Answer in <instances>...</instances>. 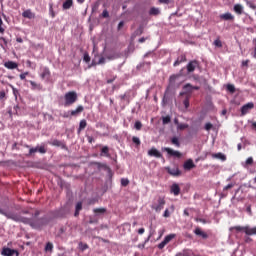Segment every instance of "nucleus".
Listing matches in <instances>:
<instances>
[{
	"label": "nucleus",
	"mask_w": 256,
	"mask_h": 256,
	"mask_svg": "<svg viewBox=\"0 0 256 256\" xmlns=\"http://www.w3.org/2000/svg\"><path fill=\"white\" fill-rule=\"evenodd\" d=\"M0 213L1 215H4V217H7V219H12V221H21L22 223H31V220L25 217H22L21 215L4 212L3 209L1 208H0Z\"/></svg>",
	"instance_id": "1"
},
{
	"label": "nucleus",
	"mask_w": 256,
	"mask_h": 256,
	"mask_svg": "<svg viewBox=\"0 0 256 256\" xmlns=\"http://www.w3.org/2000/svg\"><path fill=\"white\" fill-rule=\"evenodd\" d=\"M78 100V95L75 91H70L64 95V106L69 107Z\"/></svg>",
	"instance_id": "2"
},
{
	"label": "nucleus",
	"mask_w": 256,
	"mask_h": 256,
	"mask_svg": "<svg viewBox=\"0 0 256 256\" xmlns=\"http://www.w3.org/2000/svg\"><path fill=\"white\" fill-rule=\"evenodd\" d=\"M231 231L236 230V232L244 231L247 235H256V227L250 228L248 226H234L230 228Z\"/></svg>",
	"instance_id": "3"
},
{
	"label": "nucleus",
	"mask_w": 256,
	"mask_h": 256,
	"mask_svg": "<svg viewBox=\"0 0 256 256\" xmlns=\"http://www.w3.org/2000/svg\"><path fill=\"white\" fill-rule=\"evenodd\" d=\"M166 204L165 198L164 197H159L157 200V204L154 203L151 208L154 209L156 212H160L163 208L164 205Z\"/></svg>",
	"instance_id": "4"
},
{
	"label": "nucleus",
	"mask_w": 256,
	"mask_h": 256,
	"mask_svg": "<svg viewBox=\"0 0 256 256\" xmlns=\"http://www.w3.org/2000/svg\"><path fill=\"white\" fill-rule=\"evenodd\" d=\"M1 255H3V256H13V255L19 256V251L15 250V249L4 247L1 251Z\"/></svg>",
	"instance_id": "5"
},
{
	"label": "nucleus",
	"mask_w": 256,
	"mask_h": 256,
	"mask_svg": "<svg viewBox=\"0 0 256 256\" xmlns=\"http://www.w3.org/2000/svg\"><path fill=\"white\" fill-rule=\"evenodd\" d=\"M176 237V235L175 234H169V235H167L165 238H164V240L160 243V244H158V248L160 249V250H162L172 239H174Z\"/></svg>",
	"instance_id": "6"
},
{
	"label": "nucleus",
	"mask_w": 256,
	"mask_h": 256,
	"mask_svg": "<svg viewBox=\"0 0 256 256\" xmlns=\"http://www.w3.org/2000/svg\"><path fill=\"white\" fill-rule=\"evenodd\" d=\"M200 66L199 62L197 60L190 61L188 65L186 66L187 72L192 73L195 71L196 68Z\"/></svg>",
	"instance_id": "7"
},
{
	"label": "nucleus",
	"mask_w": 256,
	"mask_h": 256,
	"mask_svg": "<svg viewBox=\"0 0 256 256\" xmlns=\"http://www.w3.org/2000/svg\"><path fill=\"white\" fill-rule=\"evenodd\" d=\"M49 223V220L47 218H41L39 220H34V228L39 229Z\"/></svg>",
	"instance_id": "8"
},
{
	"label": "nucleus",
	"mask_w": 256,
	"mask_h": 256,
	"mask_svg": "<svg viewBox=\"0 0 256 256\" xmlns=\"http://www.w3.org/2000/svg\"><path fill=\"white\" fill-rule=\"evenodd\" d=\"M166 170L170 175L174 177H178L181 175V171L178 169V167H175V168L166 167Z\"/></svg>",
	"instance_id": "9"
},
{
	"label": "nucleus",
	"mask_w": 256,
	"mask_h": 256,
	"mask_svg": "<svg viewBox=\"0 0 256 256\" xmlns=\"http://www.w3.org/2000/svg\"><path fill=\"white\" fill-rule=\"evenodd\" d=\"M254 108V104L252 102L247 103L241 108V114L244 116L246 115L250 110Z\"/></svg>",
	"instance_id": "10"
},
{
	"label": "nucleus",
	"mask_w": 256,
	"mask_h": 256,
	"mask_svg": "<svg viewBox=\"0 0 256 256\" xmlns=\"http://www.w3.org/2000/svg\"><path fill=\"white\" fill-rule=\"evenodd\" d=\"M49 144L52 145V146L60 147V148H62V149L67 150V145H65L64 142L59 141V140H57V139H54V140H53L52 142H50Z\"/></svg>",
	"instance_id": "11"
},
{
	"label": "nucleus",
	"mask_w": 256,
	"mask_h": 256,
	"mask_svg": "<svg viewBox=\"0 0 256 256\" xmlns=\"http://www.w3.org/2000/svg\"><path fill=\"white\" fill-rule=\"evenodd\" d=\"M4 67L6 69H17V67H19V64H17V62H14V61H7L4 63Z\"/></svg>",
	"instance_id": "12"
},
{
	"label": "nucleus",
	"mask_w": 256,
	"mask_h": 256,
	"mask_svg": "<svg viewBox=\"0 0 256 256\" xmlns=\"http://www.w3.org/2000/svg\"><path fill=\"white\" fill-rule=\"evenodd\" d=\"M165 152H167L170 156H173V157H177V158H180L182 156V154L178 151H174L170 148H164L163 149Z\"/></svg>",
	"instance_id": "13"
},
{
	"label": "nucleus",
	"mask_w": 256,
	"mask_h": 256,
	"mask_svg": "<svg viewBox=\"0 0 256 256\" xmlns=\"http://www.w3.org/2000/svg\"><path fill=\"white\" fill-rule=\"evenodd\" d=\"M148 155L151 157H156V158H161L162 154L156 149V148H151L148 151Z\"/></svg>",
	"instance_id": "14"
},
{
	"label": "nucleus",
	"mask_w": 256,
	"mask_h": 256,
	"mask_svg": "<svg viewBox=\"0 0 256 256\" xmlns=\"http://www.w3.org/2000/svg\"><path fill=\"white\" fill-rule=\"evenodd\" d=\"M185 170H191L196 167L192 159L187 160L183 165Z\"/></svg>",
	"instance_id": "15"
},
{
	"label": "nucleus",
	"mask_w": 256,
	"mask_h": 256,
	"mask_svg": "<svg viewBox=\"0 0 256 256\" xmlns=\"http://www.w3.org/2000/svg\"><path fill=\"white\" fill-rule=\"evenodd\" d=\"M187 61L186 55L182 54L180 55L177 60L174 62L173 66L177 67L179 66L181 63H184Z\"/></svg>",
	"instance_id": "16"
},
{
	"label": "nucleus",
	"mask_w": 256,
	"mask_h": 256,
	"mask_svg": "<svg viewBox=\"0 0 256 256\" xmlns=\"http://www.w3.org/2000/svg\"><path fill=\"white\" fill-rule=\"evenodd\" d=\"M170 192L172 194H174L175 196H178L180 194V187L178 184L174 183L172 186H171V189H170Z\"/></svg>",
	"instance_id": "17"
},
{
	"label": "nucleus",
	"mask_w": 256,
	"mask_h": 256,
	"mask_svg": "<svg viewBox=\"0 0 256 256\" xmlns=\"http://www.w3.org/2000/svg\"><path fill=\"white\" fill-rule=\"evenodd\" d=\"M183 89L186 91V93H192L193 90H199V87L192 86L191 84H186Z\"/></svg>",
	"instance_id": "18"
},
{
	"label": "nucleus",
	"mask_w": 256,
	"mask_h": 256,
	"mask_svg": "<svg viewBox=\"0 0 256 256\" xmlns=\"http://www.w3.org/2000/svg\"><path fill=\"white\" fill-rule=\"evenodd\" d=\"M41 77L43 79L49 80V78L51 77V71L48 68H44L42 70Z\"/></svg>",
	"instance_id": "19"
},
{
	"label": "nucleus",
	"mask_w": 256,
	"mask_h": 256,
	"mask_svg": "<svg viewBox=\"0 0 256 256\" xmlns=\"http://www.w3.org/2000/svg\"><path fill=\"white\" fill-rule=\"evenodd\" d=\"M194 233L197 236H201L203 239H207L208 238V234L205 233L204 231H202L199 227L194 230Z\"/></svg>",
	"instance_id": "20"
},
{
	"label": "nucleus",
	"mask_w": 256,
	"mask_h": 256,
	"mask_svg": "<svg viewBox=\"0 0 256 256\" xmlns=\"http://www.w3.org/2000/svg\"><path fill=\"white\" fill-rule=\"evenodd\" d=\"M220 19L224 21H233L234 16L231 13H226V14L220 15Z\"/></svg>",
	"instance_id": "21"
},
{
	"label": "nucleus",
	"mask_w": 256,
	"mask_h": 256,
	"mask_svg": "<svg viewBox=\"0 0 256 256\" xmlns=\"http://www.w3.org/2000/svg\"><path fill=\"white\" fill-rule=\"evenodd\" d=\"M87 126V122L85 119L81 120L80 123H79V128L77 130V134H80L81 131H83Z\"/></svg>",
	"instance_id": "22"
},
{
	"label": "nucleus",
	"mask_w": 256,
	"mask_h": 256,
	"mask_svg": "<svg viewBox=\"0 0 256 256\" xmlns=\"http://www.w3.org/2000/svg\"><path fill=\"white\" fill-rule=\"evenodd\" d=\"M84 110L83 106H78L76 110H72L70 112L71 116H77L78 114L82 113Z\"/></svg>",
	"instance_id": "23"
},
{
	"label": "nucleus",
	"mask_w": 256,
	"mask_h": 256,
	"mask_svg": "<svg viewBox=\"0 0 256 256\" xmlns=\"http://www.w3.org/2000/svg\"><path fill=\"white\" fill-rule=\"evenodd\" d=\"M72 7H73V0H66V1L63 3V9H64V10L71 9Z\"/></svg>",
	"instance_id": "24"
},
{
	"label": "nucleus",
	"mask_w": 256,
	"mask_h": 256,
	"mask_svg": "<svg viewBox=\"0 0 256 256\" xmlns=\"http://www.w3.org/2000/svg\"><path fill=\"white\" fill-rule=\"evenodd\" d=\"M22 17H24V19H33V12H31V10H25L22 13Z\"/></svg>",
	"instance_id": "25"
},
{
	"label": "nucleus",
	"mask_w": 256,
	"mask_h": 256,
	"mask_svg": "<svg viewBox=\"0 0 256 256\" xmlns=\"http://www.w3.org/2000/svg\"><path fill=\"white\" fill-rule=\"evenodd\" d=\"M82 210V202H78L75 206V213L74 216H79L80 211Z\"/></svg>",
	"instance_id": "26"
},
{
	"label": "nucleus",
	"mask_w": 256,
	"mask_h": 256,
	"mask_svg": "<svg viewBox=\"0 0 256 256\" xmlns=\"http://www.w3.org/2000/svg\"><path fill=\"white\" fill-rule=\"evenodd\" d=\"M40 152L41 154L47 153V149L44 146L36 147L33 149V153Z\"/></svg>",
	"instance_id": "27"
},
{
	"label": "nucleus",
	"mask_w": 256,
	"mask_h": 256,
	"mask_svg": "<svg viewBox=\"0 0 256 256\" xmlns=\"http://www.w3.org/2000/svg\"><path fill=\"white\" fill-rule=\"evenodd\" d=\"M212 157L213 158H216V159H220L222 161H225L226 160V156L222 153H216V154H212Z\"/></svg>",
	"instance_id": "28"
},
{
	"label": "nucleus",
	"mask_w": 256,
	"mask_h": 256,
	"mask_svg": "<svg viewBox=\"0 0 256 256\" xmlns=\"http://www.w3.org/2000/svg\"><path fill=\"white\" fill-rule=\"evenodd\" d=\"M234 11L238 15H241L243 13V7L240 4H237V5L234 6Z\"/></svg>",
	"instance_id": "29"
},
{
	"label": "nucleus",
	"mask_w": 256,
	"mask_h": 256,
	"mask_svg": "<svg viewBox=\"0 0 256 256\" xmlns=\"http://www.w3.org/2000/svg\"><path fill=\"white\" fill-rule=\"evenodd\" d=\"M101 155L102 156H106V157H109V148L107 146H104L102 149H101Z\"/></svg>",
	"instance_id": "30"
},
{
	"label": "nucleus",
	"mask_w": 256,
	"mask_h": 256,
	"mask_svg": "<svg viewBox=\"0 0 256 256\" xmlns=\"http://www.w3.org/2000/svg\"><path fill=\"white\" fill-rule=\"evenodd\" d=\"M149 14L152 15V16H157V15L160 14V11H159L158 8H154V7H153V8L150 9Z\"/></svg>",
	"instance_id": "31"
},
{
	"label": "nucleus",
	"mask_w": 256,
	"mask_h": 256,
	"mask_svg": "<svg viewBox=\"0 0 256 256\" xmlns=\"http://www.w3.org/2000/svg\"><path fill=\"white\" fill-rule=\"evenodd\" d=\"M45 251L46 252H53V243L48 242L45 246Z\"/></svg>",
	"instance_id": "32"
},
{
	"label": "nucleus",
	"mask_w": 256,
	"mask_h": 256,
	"mask_svg": "<svg viewBox=\"0 0 256 256\" xmlns=\"http://www.w3.org/2000/svg\"><path fill=\"white\" fill-rule=\"evenodd\" d=\"M171 143L173 144V145H175L176 147H180V142H179V139L177 138V137H173L172 139H171Z\"/></svg>",
	"instance_id": "33"
},
{
	"label": "nucleus",
	"mask_w": 256,
	"mask_h": 256,
	"mask_svg": "<svg viewBox=\"0 0 256 256\" xmlns=\"http://www.w3.org/2000/svg\"><path fill=\"white\" fill-rule=\"evenodd\" d=\"M93 212H94L95 214H104V213L106 212V209H105V208H95V209L93 210Z\"/></svg>",
	"instance_id": "34"
},
{
	"label": "nucleus",
	"mask_w": 256,
	"mask_h": 256,
	"mask_svg": "<svg viewBox=\"0 0 256 256\" xmlns=\"http://www.w3.org/2000/svg\"><path fill=\"white\" fill-rule=\"evenodd\" d=\"M181 77V74H177V75H172L171 77H170V83H174L178 78H180Z\"/></svg>",
	"instance_id": "35"
},
{
	"label": "nucleus",
	"mask_w": 256,
	"mask_h": 256,
	"mask_svg": "<svg viewBox=\"0 0 256 256\" xmlns=\"http://www.w3.org/2000/svg\"><path fill=\"white\" fill-rule=\"evenodd\" d=\"M227 90H228L231 94L235 93V91H236L235 86L232 85V84L227 85Z\"/></svg>",
	"instance_id": "36"
},
{
	"label": "nucleus",
	"mask_w": 256,
	"mask_h": 256,
	"mask_svg": "<svg viewBox=\"0 0 256 256\" xmlns=\"http://www.w3.org/2000/svg\"><path fill=\"white\" fill-rule=\"evenodd\" d=\"M144 32V28L143 26H140L136 31H135V35L136 36H140L141 34H143Z\"/></svg>",
	"instance_id": "37"
},
{
	"label": "nucleus",
	"mask_w": 256,
	"mask_h": 256,
	"mask_svg": "<svg viewBox=\"0 0 256 256\" xmlns=\"http://www.w3.org/2000/svg\"><path fill=\"white\" fill-rule=\"evenodd\" d=\"M162 122L164 125L169 124L171 122L170 116L163 117Z\"/></svg>",
	"instance_id": "38"
},
{
	"label": "nucleus",
	"mask_w": 256,
	"mask_h": 256,
	"mask_svg": "<svg viewBox=\"0 0 256 256\" xmlns=\"http://www.w3.org/2000/svg\"><path fill=\"white\" fill-rule=\"evenodd\" d=\"M49 13L52 18H55V11H53V4H49Z\"/></svg>",
	"instance_id": "39"
},
{
	"label": "nucleus",
	"mask_w": 256,
	"mask_h": 256,
	"mask_svg": "<svg viewBox=\"0 0 256 256\" xmlns=\"http://www.w3.org/2000/svg\"><path fill=\"white\" fill-rule=\"evenodd\" d=\"M246 4L249 8L256 10V5L252 1H246Z\"/></svg>",
	"instance_id": "40"
},
{
	"label": "nucleus",
	"mask_w": 256,
	"mask_h": 256,
	"mask_svg": "<svg viewBox=\"0 0 256 256\" xmlns=\"http://www.w3.org/2000/svg\"><path fill=\"white\" fill-rule=\"evenodd\" d=\"M79 248H80L81 251H84V250L88 249L89 246L87 244H84V243L80 242L79 243Z\"/></svg>",
	"instance_id": "41"
},
{
	"label": "nucleus",
	"mask_w": 256,
	"mask_h": 256,
	"mask_svg": "<svg viewBox=\"0 0 256 256\" xmlns=\"http://www.w3.org/2000/svg\"><path fill=\"white\" fill-rule=\"evenodd\" d=\"M7 99V94L4 90L0 91V101Z\"/></svg>",
	"instance_id": "42"
},
{
	"label": "nucleus",
	"mask_w": 256,
	"mask_h": 256,
	"mask_svg": "<svg viewBox=\"0 0 256 256\" xmlns=\"http://www.w3.org/2000/svg\"><path fill=\"white\" fill-rule=\"evenodd\" d=\"M132 141H133L134 144H136V146H140V144H141V141H140V139L138 137L134 136L132 138Z\"/></svg>",
	"instance_id": "43"
},
{
	"label": "nucleus",
	"mask_w": 256,
	"mask_h": 256,
	"mask_svg": "<svg viewBox=\"0 0 256 256\" xmlns=\"http://www.w3.org/2000/svg\"><path fill=\"white\" fill-rule=\"evenodd\" d=\"M134 127L136 130L139 131L142 128V123L140 121H136Z\"/></svg>",
	"instance_id": "44"
},
{
	"label": "nucleus",
	"mask_w": 256,
	"mask_h": 256,
	"mask_svg": "<svg viewBox=\"0 0 256 256\" xmlns=\"http://www.w3.org/2000/svg\"><path fill=\"white\" fill-rule=\"evenodd\" d=\"M128 184H129V180L128 179H126V178H122L121 179V185L122 186L126 187Z\"/></svg>",
	"instance_id": "45"
},
{
	"label": "nucleus",
	"mask_w": 256,
	"mask_h": 256,
	"mask_svg": "<svg viewBox=\"0 0 256 256\" xmlns=\"http://www.w3.org/2000/svg\"><path fill=\"white\" fill-rule=\"evenodd\" d=\"M214 45L218 48H221L222 47V42L219 39H217V40L214 41Z\"/></svg>",
	"instance_id": "46"
},
{
	"label": "nucleus",
	"mask_w": 256,
	"mask_h": 256,
	"mask_svg": "<svg viewBox=\"0 0 256 256\" xmlns=\"http://www.w3.org/2000/svg\"><path fill=\"white\" fill-rule=\"evenodd\" d=\"M189 126L187 124H178V129L179 130H184L187 129Z\"/></svg>",
	"instance_id": "47"
},
{
	"label": "nucleus",
	"mask_w": 256,
	"mask_h": 256,
	"mask_svg": "<svg viewBox=\"0 0 256 256\" xmlns=\"http://www.w3.org/2000/svg\"><path fill=\"white\" fill-rule=\"evenodd\" d=\"M184 106L186 109H188V107L190 106V102H189V97H187L184 102H183Z\"/></svg>",
	"instance_id": "48"
},
{
	"label": "nucleus",
	"mask_w": 256,
	"mask_h": 256,
	"mask_svg": "<svg viewBox=\"0 0 256 256\" xmlns=\"http://www.w3.org/2000/svg\"><path fill=\"white\" fill-rule=\"evenodd\" d=\"M0 33H5V28H3V19L0 18Z\"/></svg>",
	"instance_id": "49"
},
{
	"label": "nucleus",
	"mask_w": 256,
	"mask_h": 256,
	"mask_svg": "<svg viewBox=\"0 0 256 256\" xmlns=\"http://www.w3.org/2000/svg\"><path fill=\"white\" fill-rule=\"evenodd\" d=\"M101 17H102V18H109V13H108V11H107V10H104V11L102 12V14H101Z\"/></svg>",
	"instance_id": "50"
},
{
	"label": "nucleus",
	"mask_w": 256,
	"mask_h": 256,
	"mask_svg": "<svg viewBox=\"0 0 256 256\" xmlns=\"http://www.w3.org/2000/svg\"><path fill=\"white\" fill-rule=\"evenodd\" d=\"M212 128H213V125H212L211 123H207V124L205 125V130H206V131H210Z\"/></svg>",
	"instance_id": "51"
},
{
	"label": "nucleus",
	"mask_w": 256,
	"mask_h": 256,
	"mask_svg": "<svg viewBox=\"0 0 256 256\" xmlns=\"http://www.w3.org/2000/svg\"><path fill=\"white\" fill-rule=\"evenodd\" d=\"M98 8H99V4H98V3H95V4L93 5V7H92V12H93V13L97 12Z\"/></svg>",
	"instance_id": "52"
},
{
	"label": "nucleus",
	"mask_w": 256,
	"mask_h": 256,
	"mask_svg": "<svg viewBox=\"0 0 256 256\" xmlns=\"http://www.w3.org/2000/svg\"><path fill=\"white\" fill-rule=\"evenodd\" d=\"M254 163V160L252 157H249L247 160H246V165H252Z\"/></svg>",
	"instance_id": "53"
},
{
	"label": "nucleus",
	"mask_w": 256,
	"mask_h": 256,
	"mask_svg": "<svg viewBox=\"0 0 256 256\" xmlns=\"http://www.w3.org/2000/svg\"><path fill=\"white\" fill-rule=\"evenodd\" d=\"M105 63V58L104 57H101L99 58V61L98 63H96L97 65H100V64H104Z\"/></svg>",
	"instance_id": "54"
},
{
	"label": "nucleus",
	"mask_w": 256,
	"mask_h": 256,
	"mask_svg": "<svg viewBox=\"0 0 256 256\" xmlns=\"http://www.w3.org/2000/svg\"><path fill=\"white\" fill-rule=\"evenodd\" d=\"M163 216H164L165 218L170 217V212H169V210H168V209H166V210H165V212H164Z\"/></svg>",
	"instance_id": "55"
},
{
	"label": "nucleus",
	"mask_w": 256,
	"mask_h": 256,
	"mask_svg": "<svg viewBox=\"0 0 256 256\" xmlns=\"http://www.w3.org/2000/svg\"><path fill=\"white\" fill-rule=\"evenodd\" d=\"M124 26V22L121 21L119 24H118V27H117V30L120 31Z\"/></svg>",
	"instance_id": "56"
},
{
	"label": "nucleus",
	"mask_w": 256,
	"mask_h": 256,
	"mask_svg": "<svg viewBox=\"0 0 256 256\" xmlns=\"http://www.w3.org/2000/svg\"><path fill=\"white\" fill-rule=\"evenodd\" d=\"M63 118H69L71 117V113L69 114V112H65L63 115H62Z\"/></svg>",
	"instance_id": "57"
},
{
	"label": "nucleus",
	"mask_w": 256,
	"mask_h": 256,
	"mask_svg": "<svg viewBox=\"0 0 256 256\" xmlns=\"http://www.w3.org/2000/svg\"><path fill=\"white\" fill-rule=\"evenodd\" d=\"M233 186H234L233 184H228V185L224 188V191L233 188Z\"/></svg>",
	"instance_id": "58"
},
{
	"label": "nucleus",
	"mask_w": 256,
	"mask_h": 256,
	"mask_svg": "<svg viewBox=\"0 0 256 256\" xmlns=\"http://www.w3.org/2000/svg\"><path fill=\"white\" fill-rule=\"evenodd\" d=\"M148 240H149V239H147V240L145 241V243H146ZM145 243L139 244V245H138V248L144 249V248H145Z\"/></svg>",
	"instance_id": "59"
},
{
	"label": "nucleus",
	"mask_w": 256,
	"mask_h": 256,
	"mask_svg": "<svg viewBox=\"0 0 256 256\" xmlns=\"http://www.w3.org/2000/svg\"><path fill=\"white\" fill-rule=\"evenodd\" d=\"M87 140H88V142H89L90 144L94 142V139H93L91 136H88V137H87Z\"/></svg>",
	"instance_id": "60"
},
{
	"label": "nucleus",
	"mask_w": 256,
	"mask_h": 256,
	"mask_svg": "<svg viewBox=\"0 0 256 256\" xmlns=\"http://www.w3.org/2000/svg\"><path fill=\"white\" fill-rule=\"evenodd\" d=\"M84 61L87 62V63L90 62V57L88 55H85L84 56Z\"/></svg>",
	"instance_id": "61"
},
{
	"label": "nucleus",
	"mask_w": 256,
	"mask_h": 256,
	"mask_svg": "<svg viewBox=\"0 0 256 256\" xmlns=\"http://www.w3.org/2000/svg\"><path fill=\"white\" fill-rule=\"evenodd\" d=\"M249 62H250L249 60L243 61V62H242V66H246V67H247L248 64H249Z\"/></svg>",
	"instance_id": "62"
},
{
	"label": "nucleus",
	"mask_w": 256,
	"mask_h": 256,
	"mask_svg": "<svg viewBox=\"0 0 256 256\" xmlns=\"http://www.w3.org/2000/svg\"><path fill=\"white\" fill-rule=\"evenodd\" d=\"M144 232H145V229H144V228H140V229L138 230V233H139L140 235H142Z\"/></svg>",
	"instance_id": "63"
},
{
	"label": "nucleus",
	"mask_w": 256,
	"mask_h": 256,
	"mask_svg": "<svg viewBox=\"0 0 256 256\" xmlns=\"http://www.w3.org/2000/svg\"><path fill=\"white\" fill-rule=\"evenodd\" d=\"M254 42H255V49H254V55H253V57L256 59V39L254 40Z\"/></svg>",
	"instance_id": "64"
}]
</instances>
